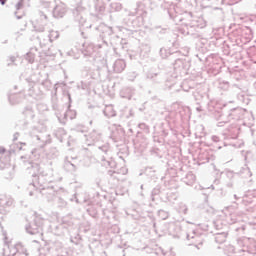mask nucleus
I'll return each instance as SVG.
<instances>
[{
  "instance_id": "obj_1",
  "label": "nucleus",
  "mask_w": 256,
  "mask_h": 256,
  "mask_svg": "<svg viewBox=\"0 0 256 256\" xmlns=\"http://www.w3.org/2000/svg\"><path fill=\"white\" fill-rule=\"evenodd\" d=\"M1 5H5L7 3V0H0Z\"/></svg>"
}]
</instances>
